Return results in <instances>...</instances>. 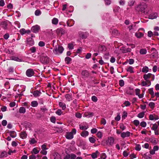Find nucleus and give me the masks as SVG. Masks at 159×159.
<instances>
[{
	"mask_svg": "<svg viewBox=\"0 0 159 159\" xmlns=\"http://www.w3.org/2000/svg\"><path fill=\"white\" fill-rule=\"evenodd\" d=\"M147 5L144 3H141L136 7V10L145 13V10L147 8Z\"/></svg>",
	"mask_w": 159,
	"mask_h": 159,
	"instance_id": "obj_1",
	"label": "nucleus"
},
{
	"mask_svg": "<svg viewBox=\"0 0 159 159\" xmlns=\"http://www.w3.org/2000/svg\"><path fill=\"white\" fill-rule=\"evenodd\" d=\"M64 50L63 48L61 46H59L58 47L54 49L53 50V53L55 54H57L58 53L61 54Z\"/></svg>",
	"mask_w": 159,
	"mask_h": 159,
	"instance_id": "obj_2",
	"label": "nucleus"
},
{
	"mask_svg": "<svg viewBox=\"0 0 159 159\" xmlns=\"http://www.w3.org/2000/svg\"><path fill=\"white\" fill-rule=\"evenodd\" d=\"M26 75L28 77H31L33 76L35 73L33 69H29L26 71Z\"/></svg>",
	"mask_w": 159,
	"mask_h": 159,
	"instance_id": "obj_3",
	"label": "nucleus"
},
{
	"mask_svg": "<svg viewBox=\"0 0 159 159\" xmlns=\"http://www.w3.org/2000/svg\"><path fill=\"white\" fill-rule=\"evenodd\" d=\"M41 62L43 64H47L48 63L49 59L46 55L42 56L40 59Z\"/></svg>",
	"mask_w": 159,
	"mask_h": 159,
	"instance_id": "obj_4",
	"label": "nucleus"
},
{
	"mask_svg": "<svg viewBox=\"0 0 159 159\" xmlns=\"http://www.w3.org/2000/svg\"><path fill=\"white\" fill-rule=\"evenodd\" d=\"M114 139L113 137H109L108 139L106 141V143L107 145L108 146L112 145L114 143Z\"/></svg>",
	"mask_w": 159,
	"mask_h": 159,
	"instance_id": "obj_5",
	"label": "nucleus"
},
{
	"mask_svg": "<svg viewBox=\"0 0 159 159\" xmlns=\"http://www.w3.org/2000/svg\"><path fill=\"white\" fill-rule=\"evenodd\" d=\"M8 23H10V22L8 20L2 21L0 22V26L4 30H6L7 28Z\"/></svg>",
	"mask_w": 159,
	"mask_h": 159,
	"instance_id": "obj_6",
	"label": "nucleus"
},
{
	"mask_svg": "<svg viewBox=\"0 0 159 159\" xmlns=\"http://www.w3.org/2000/svg\"><path fill=\"white\" fill-rule=\"evenodd\" d=\"M140 90L139 89H135L136 95L138 96L139 98H143L144 95V92L143 91L142 93L140 94Z\"/></svg>",
	"mask_w": 159,
	"mask_h": 159,
	"instance_id": "obj_7",
	"label": "nucleus"
},
{
	"mask_svg": "<svg viewBox=\"0 0 159 159\" xmlns=\"http://www.w3.org/2000/svg\"><path fill=\"white\" fill-rule=\"evenodd\" d=\"M40 29V26L38 25H36L32 27L31 29V30L34 33H37L39 32Z\"/></svg>",
	"mask_w": 159,
	"mask_h": 159,
	"instance_id": "obj_8",
	"label": "nucleus"
},
{
	"mask_svg": "<svg viewBox=\"0 0 159 159\" xmlns=\"http://www.w3.org/2000/svg\"><path fill=\"white\" fill-rule=\"evenodd\" d=\"M66 138L68 139H71L73 138V135L70 132H67L65 135Z\"/></svg>",
	"mask_w": 159,
	"mask_h": 159,
	"instance_id": "obj_9",
	"label": "nucleus"
},
{
	"mask_svg": "<svg viewBox=\"0 0 159 159\" xmlns=\"http://www.w3.org/2000/svg\"><path fill=\"white\" fill-rule=\"evenodd\" d=\"M130 132L129 131H127L125 132H123L121 133V136L123 138L126 137H128L130 136Z\"/></svg>",
	"mask_w": 159,
	"mask_h": 159,
	"instance_id": "obj_10",
	"label": "nucleus"
},
{
	"mask_svg": "<svg viewBox=\"0 0 159 159\" xmlns=\"http://www.w3.org/2000/svg\"><path fill=\"white\" fill-rule=\"evenodd\" d=\"M56 33L58 34H64L65 33V30L61 28H58L56 30Z\"/></svg>",
	"mask_w": 159,
	"mask_h": 159,
	"instance_id": "obj_11",
	"label": "nucleus"
},
{
	"mask_svg": "<svg viewBox=\"0 0 159 159\" xmlns=\"http://www.w3.org/2000/svg\"><path fill=\"white\" fill-rule=\"evenodd\" d=\"M81 74L84 78H87L89 76V72L86 70H84L82 71Z\"/></svg>",
	"mask_w": 159,
	"mask_h": 159,
	"instance_id": "obj_12",
	"label": "nucleus"
},
{
	"mask_svg": "<svg viewBox=\"0 0 159 159\" xmlns=\"http://www.w3.org/2000/svg\"><path fill=\"white\" fill-rule=\"evenodd\" d=\"M32 93L34 96L36 97L40 96L41 92L40 90H36L34 91Z\"/></svg>",
	"mask_w": 159,
	"mask_h": 159,
	"instance_id": "obj_13",
	"label": "nucleus"
},
{
	"mask_svg": "<svg viewBox=\"0 0 159 159\" xmlns=\"http://www.w3.org/2000/svg\"><path fill=\"white\" fill-rule=\"evenodd\" d=\"M146 81H143L142 82L141 84L143 86H149L151 84V82L149 80H146Z\"/></svg>",
	"mask_w": 159,
	"mask_h": 159,
	"instance_id": "obj_14",
	"label": "nucleus"
},
{
	"mask_svg": "<svg viewBox=\"0 0 159 159\" xmlns=\"http://www.w3.org/2000/svg\"><path fill=\"white\" fill-rule=\"evenodd\" d=\"M106 48L104 45H100L98 47V51L99 52H104L106 51Z\"/></svg>",
	"mask_w": 159,
	"mask_h": 159,
	"instance_id": "obj_15",
	"label": "nucleus"
},
{
	"mask_svg": "<svg viewBox=\"0 0 159 159\" xmlns=\"http://www.w3.org/2000/svg\"><path fill=\"white\" fill-rule=\"evenodd\" d=\"M94 114L93 112H85L84 114V116L88 118L92 117L94 115Z\"/></svg>",
	"mask_w": 159,
	"mask_h": 159,
	"instance_id": "obj_16",
	"label": "nucleus"
},
{
	"mask_svg": "<svg viewBox=\"0 0 159 159\" xmlns=\"http://www.w3.org/2000/svg\"><path fill=\"white\" fill-rule=\"evenodd\" d=\"M74 24V21L72 19H70L68 20L67 24L68 26H71Z\"/></svg>",
	"mask_w": 159,
	"mask_h": 159,
	"instance_id": "obj_17",
	"label": "nucleus"
},
{
	"mask_svg": "<svg viewBox=\"0 0 159 159\" xmlns=\"http://www.w3.org/2000/svg\"><path fill=\"white\" fill-rule=\"evenodd\" d=\"M134 68L131 66H129L126 69V71L130 73H133L134 72Z\"/></svg>",
	"mask_w": 159,
	"mask_h": 159,
	"instance_id": "obj_18",
	"label": "nucleus"
},
{
	"mask_svg": "<svg viewBox=\"0 0 159 159\" xmlns=\"http://www.w3.org/2000/svg\"><path fill=\"white\" fill-rule=\"evenodd\" d=\"M59 107L61 108L63 110H65L66 109V104L61 102H60L59 103Z\"/></svg>",
	"mask_w": 159,
	"mask_h": 159,
	"instance_id": "obj_19",
	"label": "nucleus"
},
{
	"mask_svg": "<svg viewBox=\"0 0 159 159\" xmlns=\"http://www.w3.org/2000/svg\"><path fill=\"white\" fill-rule=\"evenodd\" d=\"M157 14L156 13H152L149 15V18L150 19H153L156 18L157 17Z\"/></svg>",
	"mask_w": 159,
	"mask_h": 159,
	"instance_id": "obj_20",
	"label": "nucleus"
},
{
	"mask_svg": "<svg viewBox=\"0 0 159 159\" xmlns=\"http://www.w3.org/2000/svg\"><path fill=\"white\" fill-rule=\"evenodd\" d=\"M83 137H85L89 135V132L87 131H84L80 134Z\"/></svg>",
	"mask_w": 159,
	"mask_h": 159,
	"instance_id": "obj_21",
	"label": "nucleus"
},
{
	"mask_svg": "<svg viewBox=\"0 0 159 159\" xmlns=\"http://www.w3.org/2000/svg\"><path fill=\"white\" fill-rule=\"evenodd\" d=\"M20 137L22 139H25L27 137V134L25 132H23L21 133L20 135Z\"/></svg>",
	"mask_w": 159,
	"mask_h": 159,
	"instance_id": "obj_22",
	"label": "nucleus"
},
{
	"mask_svg": "<svg viewBox=\"0 0 159 159\" xmlns=\"http://www.w3.org/2000/svg\"><path fill=\"white\" fill-rule=\"evenodd\" d=\"M89 128V126L88 125H80V129L84 130H86Z\"/></svg>",
	"mask_w": 159,
	"mask_h": 159,
	"instance_id": "obj_23",
	"label": "nucleus"
},
{
	"mask_svg": "<svg viewBox=\"0 0 159 159\" xmlns=\"http://www.w3.org/2000/svg\"><path fill=\"white\" fill-rule=\"evenodd\" d=\"M11 59V60L16 61H17L20 62L22 61V60L18 58V57H16L15 56H12Z\"/></svg>",
	"mask_w": 159,
	"mask_h": 159,
	"instance_id": "obj_24",
	"label": "nucleus"
},
{
	"mask_svg": "<svg viewBox=\"0 0 159 159\" xmlns=\"http://www.w3.org/2000/svg\"><path fill=\"white\" fill-rule=\"evenodd\" d=\"M26 112V110L24 107H21L20 108L19 110V112L20 113L24 114Z\"/></svg>",
	"mask_w": 159,
	"mask_h": 159,
	"instance_id": "obj_25",
	"label": "nucleus"
},
{
	"mask_svg": "<svg viewBox=\"0 0 159 159\" xmlns=\"http://www.w3.org/2000/svg\"><path fill=\"white\" fill-rule=\"evenodd\" d=\"M149 141L154 145L156 144L157 143V140L155 138H152L150 139H149Z\"/></svg>",
	"mask_w": 159,
	"mask_h": 159,
	"instance_id": "obj_26",
	"label": "nucleus"
},
{
	"mask_svg": "<svg viewBox=\"0 0 159 159\" xmlns=\"http://www.w3.org/2000/svg\"><path fill=\"white\" fill-rule=\"evenodd\" d=\"M135 35L137 38H140L143 36V34L142 33L138 32L135 34Z\"/></svg>",
	"mask_w": 159,
	"mask_h": 159,
	"instance_id": "obj_27",
	"label": "nucleus"
},
{
	"mask_svg": "<svg viewBox=\"0 0 159 159\" xmlns=\"http://www.w3.org/2000/svg\"><path fill=\"white\" fill-rule=\"evenodd\" d=\"M152 75L151 73H148L147 74H145L143 76V78L145 80H147L149 79Z\"/></svg>",
	"mask_w": 159,
	"mask_h": 159,
	"instance_id": "obj_28",
	"label": "nucleus"
},
{
	"mask_svg": "<svg viewBox=\"0 0 159 159\" xmlns=\"http://www.w3.org/2000/svg\"><path fill=\"white\" fill-rule=\"evenodd\" d=\"M99 153L98 151H96L95 152L91 154V157L93 159L97 158V154Z\"/></svg>",
	"mask_w": 159,
	"mask_h": 159,
	"instance_id": "obj_29",
	"label": "nucleus"
},
{
	"mask_svg": "<svg viewBox=\"0 0 159 159\" xmlns=\"http://www.w3.org/2000/svg\"><path fill=\"white\" fill-rule=\"evenodd\" d=\"M65 97L68 101H70L72 100L71 96L69 94L65 95Z\"/></svg>",
	"mask_w": 159,
	"mask_h": 159,
	"instance_id": "obj_30",
	"label": "nucleus"
},
{
	"mask_svg": "<svg viewBox=\"0 0 159 159\" xmlns=\"http://www.w3.org/2000/svg\"><path fill=\"white\" fill-rule=\"evenodd\" d=\"M148 92L151 95L152 97H154V92H153V89L152 88L149 89Z\"/></svg>",
	"mask_w": 159,
	"mask_h": 159,
	"instance_id": "obj_31",
	"label": "nucleus"
},
{
	"mask_svg": "<svg viewBox=\"0 0 159 159\" xmlns=\"http://www.w3.org/2000/svg\"><path fill=\"white\" fill-rule=\"evenodd\" d=\"M10 136L12 138H15L16 136V133L14 131H10Z\"/></svg>",
	"mask_w": 159,
	"mask_h": 159,
	"instance_id": "obj_32",
	"label": "nucleus"
},
{
	"mask_svg": "<svg viewBox=\"0 0 159 159\" xmlns=\"http://www.w3.org/2000/svg\"><path fill=\"white\" fill-rule=\"evenodd\" d=\"M38 105V103L36 101H33L31 102V105L32 107H36Z\"/></svg>",
	"mask_w": 159,
	"mask_h": 159,
	"instance_id": "obj_33",
	"label": "nucleus"
},
{
	"mask_svg": "<svg viewBox=\"0 0 159 159\" xmlns=\"http://www.w3.org/2000/svg\"><path fill=\"white\" fill-rule=\"evenodd\" d=\"M139 52L141 54H145L147 52V51L146 49H142L140 50Z\"/></svg>",
	"mask_w": 159,
	"mask_h": 159,
	"instance_id": "obj_34",
	"label": "nucleus"
},
{
	"mask_svg": "<svg viewBox=\"0 0 159 159\" xmlns=\"http://www.w3.org/2000/svg\"><path fill=\"white\" fill-rule=\"evenodd\" d=\"M71 60V59L69 57H66L65 59V61L67 64H69Z\"/></svg>",
	"mask_w": 159,
	"mask_h": 159,
	"instance_id": "obj_35",
	"label": "nucleus"
},
{
	"mask_svg": "<svg viewBox=\"0 0 159 159\" xmlns=\"http://www.w3.org/2000/svg\"><path fill=\"white\" fill-rule=\"evenodd\" d=\"M54 159H61L60 155L58 153H55L54 155Z\"/></svg>",
	"mask_w": 159,
	"mask_h": 159,
	"instance_id": "obj_36",
	"label": "nucleus"
},
{
	"mask_svg": "<svg viewBox=\"0 0 159 159\" xmlns=\"http://www.w3.org/2000/svg\"><path fill=\"white\" fill-rule=\"evenodd\" d=\"M58 22V20L57 19L54 18L52 20V23L55 25L57 24Z\"/></svg>",
	"mask_w": 159,
	"mask_h": 159,
	"instance_id": "obj_37",
	"label": "nucleus"
},
{
	"mask_svg": "<svg viewBox=\"0 0 159 159\" xmlns=\"http://www.w3.org/2000/svg\"><path fill=\"white\" fill-rule=\"evenodd\" d=\"M135 149L136 151H139L141 149V147L139 144H136L135 147Z\"/></svg>",
	"mask_w": 159,
	"mask_h": 159,
	"instance_id": "obj_38",
	"label": "nucleus"
},
{
	"mask_svg": "<svg viewBox=\"0 0 159 159\" xmlns=\"http://www.w3.org/2000/svg\"><path fill=\"white\" fill-rule=\"evenodd\" d=\"M158 128V126L155 123L153 124L152 125V129L153 130H156L157 129V128Z\"/></svg>",
	"mask_w": 159,
	"mask_h": 159,
	"instance_id": "obj_39",
	"label": "nucleus"
},
{
	"mask_svg": "<svg viewBox=\"0 0 159 159\" xmlns=\"http://www.w3.org/2000/svg\"><path fill=\"white\" fill-rule=\"evenodd\" d=\"M144 115L145 112H141L138 114L137 116L139 118H141L144 116Z\"/></svg>",
	"mask_w": 159,
	"mask_h": 159,
	"instance_id": "obj_40",
	"label": "nucleus"
},
{
	"mask_svg": "<svg viewBox=\"0 0 159 159\" xmlns=\"http://www.w3.org/2000/svg\"><path fill=\"white\" fill-rule=\"evenodd\" d=\"M39 152V150H37L36 148H34L32 150V153H34L35 154H38Z\"/></svg>",
	"mask_w": 159,
	"mask_h": 159,
	"instance_id": "obj_41",
	"label": "nucleus"
},
{
	"mask_svg": "<svg viewBox=\"0 0 159 159\" xmlns=\"http://www.w3.org/2000/svg\"><path fill=\"white\" fill-rule=\"evenodd\" d=\"M37 142V141L34 138H32L29 141L30 143V144H34Z\"/></svg>",
	"mask_w": 159,
	"mask_h": 159,
	"instance_id": "obj_42",
	"label": "nucleus"
},
{
	"mask_svg": "<svg viewBox=\"0 0 159 159\" xmlns=\"http://www.w3.org/2000/svg\"><path fill=\"white\" fill-rule=\"evenodd\" d=\"M148 71V68L147 66L143 67L142 69V71L144 73H147Z\"/></svg>",
	"mask_w": 159,
	"mask_h": 159,
	"instance_id": "obj_43",
	"label": "nucleus"
},
{
	"mask_svg": "<svg viewBox=\"0 0 159 159\" xmlns=\"http://www.w3.org/2000/svg\"><path fill=\"white\" fill-rule=\"evenodd\" d=\"M128 94L132 95L134 94V92L133 89H129L126 92Z\"/></svg>",
	"mask_w": 159,
	"mask_h": 159,
	"instance_id": "obj_44",
	"label": "nucleus"
},
{
	"mask_svg": "<svg viewBox=\"0 0 159 159\" xmlns=\"http://www.w3.org/2000/svg\"><path fill=\"white\" fill-rule=\"evenodd\" d=\"M89 140L90 142L92 143H94L96 141L95 139L92 137H90L89 138Z\"/></svg>",
	"mask_w": 159,
	"mask_h": 159,
	"instance_id": "obj_45",
	"label": "nucleus"
},
{
	"mask_svg": "<svg viewBox=\"0 0 159 159\" xmlns=\"http://www.w3.org/2000/svg\"><path fill=\"white\" fill-rule=\"evenodd\" d=\"M155 103L152 102H150L149 104V106L152 109H153L155 107Z\"/></svg>",
	"mask_w": 159,
	"mask_h": 159,
	"instance_id": "obj_46",
	"label": "nucleus"
},
{
	"mask_svg": "<svg viewBox=\"0 0 159 159\" xmlns=\"http://www.w3.org/2000/svg\"><path fill=\"white\" fill-rule=\"evenodd\" d=\"M97 136L98 138L101 139L102 136V133L100 131H98L97 134Z\"/></svg>",
	"mask_w": 159,
	"mask_h": 159,
	"instance_id": "obj_47",
	"label": "nucleus"
},
{
	"mask_svg": "<svg viewBox=\"0 0 159 159\" xmlns=\"http://www.w3.org/2000/svg\"><path fill=\"white\" fill-rule=\"evenodd\" d=\"M7 152H2L0 155V157L2 158L7 156Z\"/></svg>",
	"mask_w": 159,
	"mask_h": 159,
	"instance_id": "obj_48",
	"label": "nucleus"
},
{
	"mask_svg": "<svg viewBox=\"0 0 159 159\" xmlns=\"http://www.w3.org/2000/svg\"><path fill=\"white\" fill-rule=\"evenodd\" d=\"M41 12L39 10H36L35 12V14L36 16H38L41 15Z\"/></svg>",
	"mask_w": 159,
	"mask_h": 159,
	"instance_id": "obj_49",
	"label": "nucleus"
},
{
	"mask_svg": "<svg viewBox=\"0 0 159 159\" xmlns=\"http://www.w3.org/2000/svg\"><path fill=\"white\" fill-rule=\"evenodd\" d=\"M74 45L72 43H70L68 44V47L69 49H72L74 48Z\"/></svg>",
	"mask_w": 159,
	"mask_h": 159,
	"instance_id": "obj_50",
	"label": "nucleus"
},
{
	"mask_svg": "<svg viewBox=\"0 0 159 159\" xmlns=\"http://www.w3.org/2000/svg\"><path fill=\"white\" fill-rule=\"evenodd\" d=\"M147 125L146 122L145 121H142L140 123V125L143 127H145Z\"/></svg>",
	"mask_w": 159,
	"mask_h": 159,
	"instance_id": "obj_51",
	"label": "nucleus"
},
{
	"mask_svg": "<svg viewBox=\"0 0 159 159\" xmlns=\"http://www.w3.org/2000/svg\"><path fill=\"white\" fill-rule=\"evenodd\" d=\"M144 157L146 159H151L152 156L151 155H147V154H144Z\"/></svg>",
	"mask_w": 159,
	"mask_h": 159,
	"instance_id": "obj_52",
	"label": "nucleus"
},
{
	"mask_svg": "<svg viewBox=\"0 0 159 159\" xmlns=\"http://www.w3.org/2000/svg\"><path fill=\"white\" fill-rule=\"evenodd\" d=\"M57 114L60 116L62 113V111L60 109H58L56 112Z\"/></svg>",
	"mask_w": 159,
	"mask_h": 159,
	"instance_id": "obj_53",
	"label": "nucleus"
},
{
	"mask_svg": "<svg viewBox=\"0 0 159 159\" xmlns=\"http://www.w3.org/2000/svg\"><path fill=\"white\" fill-rule=\"evenodd\" d=\"M119 85L121 87L123 86L124 85V81L122 80H120L119 82Z\"/></svg>",
	"mask_w": 159,
	"mask_h": 159,
	"instance_id": "obj_54",
	"label": "nucleus"
},
{
	"mask_svg": "<svg viewBox=\"0 0 159 159\" xmlns=\"http://www.w3.org/2000/svg\"><path fill=\"white\" fill-rule=\"evenodd\" d=\"M131 49L129 48H125L124 49V52L126 53L127 52H130L131 51Z\"/></svg>",
	"mask_w": 159,
	"mask_h": 159,
	"instance_id": "obj_55",
	"label": "nucleus"
},
{
	"mask_svg": "<svg viewBox=\"0 0 159 159\" xmlns=\"http://www.w3.org/2000/svg\"><path fill=\"white\" fill-rule=\"evenodd\" d=\"M153 35V32L151 31H149L148 32V37H151Z\"/></svg>",
	"mask_w": 159,
	"mask_h": 159,
	"instance_id": "obj_56",
	"label": "nucleus"
},
{
	"mask_svg": "<svg viewBox=\"0 0 159 159\" xmlns=\"http://www.w3.org/2000/svg\"><path fill=\"white\" fill-rule=\"evenodd\" d=\"M134 0H131L128 2V5L130 6H132L134 5Z\"/></svg>",
	"mask_w": 159,
	"mask_h": 159,
	"instance_id": "obj_57",
	"label": "nucleus"
},
{
	"mask_svg": "<svg viewBox=\"0 0 159 159\" xmlns=\"http://www.w3.org/2000/svg\"><path fill=\"white\" fill-rule=\"evenodd\" d=\"M25 29L23 28L20 29V32L21 35H23L25 34Z\"/></svg>",
	"mask_w": 159,
	"mask_h": 159,
	"instance_id": "obj_58",
	"label": "nucleus"
},
{
	"mask_svg": "<svg viewBox=\"0 0 159 159\" xmlns=\"http://www.w3.org/2000/svg\"><path fill=\"white\" fill-rule=\"evenodd\" d=\"M92 100L94 102H96L98 100L97 98L95 96H93L92 97Z\"/></svg>",
	"mask_w": 159,
	"mask_h": 159,
	"instance_id": "obj_59",
	"label": "nucleus"
},
{
	"mask_svg": "<svg viewBox=\"0 0 159 159\" xmlns=\"http://www.w3.org/2000/svg\"><path fill=\"white\" fill-rule=\"evenodd\" d=\"M134 123L135 125L137 126L139 124V122L138 120H134Z\"/></svg>",
	"mask_w": 159,
	"mask_h": 159,
	"instance_id": "obj_60",
	"label": "nucleus"
},
{
	"mask_svg": "<svg viewBox=\"0 0 159 159\" xmlns=\"http://www.w3.org/2000/svg\"><path fill=\"white\" fill-rule=\"evenodd\" d=\"M124 104L126 107L129 106L130 105V102L128 101H125L124 102Z\"/></svg>",
	"mask_w": 159,
	"mask_h": 159,
	"instance_id": "obj_61",
	"label": "nucleus"
},
{
	"mask_svg": "<svg viewBox=\"0 0 159 159\" xmlns=\"http://www.w3.org/2000/svg\"><path fill=\"white\" fill-rule=\"evenodd\" d=\"M7 124V122L6 120H3L2 122V124L3 126H5Z\"/></svg>",
	"mask_w": 159,
	"mask_h": 159,
	"instance_id": "obj_62",
	"label": "nucleus"
},
{
	"mask_svg": "<svg viewBox=\"0 0 159 159\" xmlns=\"http://www.w3.org/2000/svg\"><path fill=\"white\" fill-rule=\"evenodd\" d=\"M39 45L40 47H43L45 45V43L43 41H40L39 43Z\"/></svg>",
	"mask_w": 159,
	"mask_h": 159,
	"instance_id": "obj_63",
	"label": "nucleus"
},
{
	"mask_svg": "<svg viewBox=\"0 0 159 159\" xmlns=\"http://www.w3.org/2000/svg\"><path fill=\"white\" fill-rule=\"evenodd\" d=\"M101 157L102 159H105L107 157V156L105 153H102V154Z\"/></svg>",
	"mask_w": 159,
	"mask_h": 159,
	"instance_id": "obj_64",
	"label": "nucleus"
}]
</instances>
